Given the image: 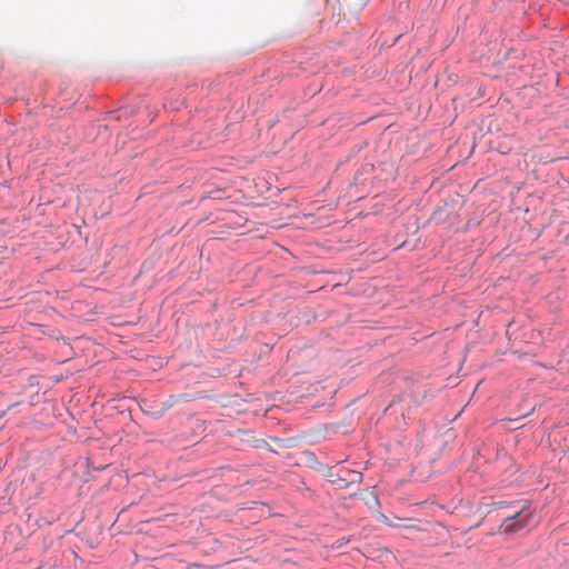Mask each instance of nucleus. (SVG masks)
Returning a JSON list of instances; mask_svg holds the SVG:
<instances>
[{"label":"nucleus","mask_w":569,"mask_h":569,"mask_svg":"<svg viewBox=\"0 0 569 569\" xmlns=\"http://www.w3.org/2000/svg\"><path fill=\"white\" fill-rule=\"evenodd\" d=\"M496 505H497L498 508H505V507L511 506L512 502L500 501V502H497Z\"/></svg>","instance_id":"obj_2"},{"label":"nucleus","mask_w":569,"mask_h":569,"mask_svg":"<svg viewBox=\"0 0 569 569\" xmlns=\"http://www.w3.org/2000/svg\"><path fill=\"white\" fill-rule=\"evenodd\" d=\"M531 518L532 512L529 509V503L525 502V505L516 511L515 515L507 517L502 521L500 531L506 536L515 535L529 527Z\"/></svg>","instance_id":"obj_1"}]
</instances>
